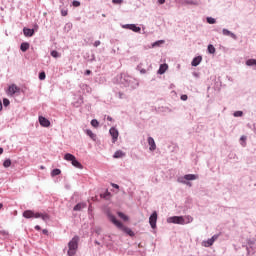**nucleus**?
Segmentation results:
<instances>
[{
    "label": "nucleus",
    "instance_id": "40",
    "mask_svg": "<svg viewBox=\"0 0 256 256\" xmlns=\"http://www.w3.org/2000/svg\"><path fill=\"white\" fill-rule=\"evenodd\" d=\"M35 229H36V231H41V226L36 225V226H35Z\"/></svg>",
    "mask_w": 256,
    "mask_h": 256
},
{
    "label": "nucleus",
    "instance_id": "25",
    "mask_svg": "<svg viewBox=\"0 0 256 256\" xmlns=\"http://www.w3.org/2000/svg\"><path fill=\"white\" fill-rule=\"evenodd\" d=\"M207 23H209L210 25H215V23H217V21L213 17H208Z\"/></svg>",
    "mask_w": 256,
    "mask_h": 256
},
{
    "label": "nucleus",
    "instance_id": "2",
    "mask_svg": "<svg viewBox=\"0 0 256 256\" xmlns=\"http://www.w3.org/2000/svg\"><path fill=\"white\" fill-rule=\"evenodd\" d=\"M23 217L25 219H39L42 218V221H49V215L48 214H43L39 212H33L32 210H26L23 212Z\"/></svg>",
    "mask_w": 256,
    "mask_h": 256
},
{
    "label": "nucleus",
    "instance_id": "21",
    "mask_svg": "<svg viewBox=\"0 0 256 256\" xmlns=\"http://www.w3.org/2000/svg\"><path fill=\"white\" fill-rule=\"evenodd\" d=\"M118 217L123 219V221H129V216L125 215L123 212H118Z\"/></svg>",
    "mask_w": 256,
    "mask_h": 256
},
{
    "label": "nucleus",
    "instance_id": "31",
    "mask_svg": "<svg viewBox=\"0 0 256 256\" xmlns=\"http://www.w3.org/2000/svg\"><path fill=\"white\" fill-rule=\"evenodd\" d=\"M45 77H46L45 72H41V73L39 74V79H40V81H45Z\"/></svg>",
    "mask_w": 256,
    "mask_h": 256
},
{
    "label": "nucleus",
    "instance_id": "23",
    "mask_svg": "<svg viewBox=\"0 0 256 256\" xmlns=\"http://www.w3.org/2000/svg\"><path fill=\"white\" fill-rule=\"evenodd\" d=\"M86 134L89 135L90 139H93V141H95L97 136L93 133V131L86 130Z\"/></svg>",
    "mask_w": 256,
    "mask_h": 256
},
{
    "label": "nucleus",
    "instance_id": "3",
    "mask_svg": "<svg viewBox=\"0 0 256 256\" xmlns=\"http://www.w3.org/2000/svg\"><path fill=\"white\" fill-rule=\"evenodd\" d=\"M68 247H69L68 255L74 256L79 247V236H74L72 240L68 243Z\"/></svg>",
    "mask_w": 256,
    "mask_h": 256
},
{
    "label": "nucleus",
    "instance_id": "11",
    "mask_svg": "<svg viewBox=\"0 0 256 256\" xmlns=\"http://www.w3.org/2000/svg\"><path fill=\"white\" fill-rule=\"evenodd\" d=\"M148 144L150 145V151H155L157 149V145L155 144V139H153V137L148 138Z\"/></svg>",
    "mask_w": 256,
    "mask_h": 256
},
{
    "label": "nucleus",
    "instance_id": "20",
    "mask_svg": "<svg viewBox=\"0 0 256 256\" xmlns=\"http://www.w3.org/2000/svg\"><path fill=\"white\" fill-rule=\"evenodd\" d=\"M183 219H184V225H187V224L193 222V217H191V216H185V217H183Z\"/></svg>",
    "mask_w": 256,
    "mask_h": 256
},
{
    "label": "nucleus",
    "instance_id": "50",
    "mask_svg": "<svg viewBox=\"0 0 256 256\" xmlns=\"http://www.w3.org/2000/svg\"><path fill=\"white\" fill-rule=\"evenodd\" d=\"M3 209V203H0V210Z\"/></svg>",
    "mask_w": 256,
    "mask_h": 256
},
{
    "label": "nucleus",
    "instance_id": "37",
    "mask_svg": "<svg viewBox=\"0 0 256 256\" xmlns=\"http://www.w3.org/2000/svg\"><path fill=\"white\" fill-rule=\"evenodd\" d=\"M101 45V41L97 40L94 42V47H99Z\"/></svg>",
    "mask_w": 256,
    "mask_h": 256
},
{
    "label": "nucleus",
    "instance_id": "4",
    "mask_svg": "<svg viewBox=\"0 0 256 256\" xmlns=\"http://www.w3.org/2000/svg\"><path fill=\"white\" fill-rule=\"evenodd\" d=\"M64 159L65 161H71L73 167H76V169H83V164L77 161V158L73 154L71 153L65 154Z\"/></svg>",
    "mask_w": 256,
    "mask_h": 256
},
{
    "label": "nucleus",
    "instance_id": "22",
    "mask_svg": "<svg viewBox=\"0 0 256 256\" xmlns=\"http://www.w3.org/2000/svg\"><path fill=\"white\" fill-rule=\"evenodd\" d=\"M57 175H61V170L56 168L52 170L51 177H57Z\"/></svg>",
    "mask_w": 256,
    "mask_h": 256
},
{
    "label": "nucleus",
    "instance_id": "1",
    "mask_svg": "<svg viewBox=\"0 0 256 256\" xmlns=\"http://www.w3.org/2000/svg\"><path fill=\"white\" fill-rule=\"evenodd\" d=\"M108 217H109L111 223H113V225H115L118 229H120V231H123L130 237L135 236V233L133 231H131V229L129 227L123 225V223H121V221L117 220V218L114 215L110 214Z\"/></svg>",
    "mask_w": 256,
    "mask_h": 256
},
{
    "label": "nucleus",
    "instance_id": "10",
    "mask_svg": "<svg viewBox=\"0 0 256 256\" xmlns=\"http://www.w3.org/2000/svg\"><path fill=\"white\" fill-rule=\"evenodd\" d=\"M39 123L42 127H49L51 125V122L47 120V118L40 116L39 117Z\"/></svg>",
    "mask_w": 256,
    "mask_h": 256
},
{
    "label": "nucleus",
    "instance_id": "7",
    "mask_svg": "<svg viewBox=\"0 0 256 256\" xmlns=\"http://www.w3.org/2000/svg\"><path fill=\"white\" fill-rule=\"evenodd\" d=\"M149 224L152 229H155L157 227V212L154 211L152 215L149 217Z\"/></svg>",
    "mask_w": 256,
    "mask_h": 256
},
{
    "label": "nucleus",
    "instance_id": "8",
    "mask_svg": "<svg viewBox=\"0 0 256 256\" xmlns=\"http://www.w3.org/2000/svg\"><path fill=\"white\" fill-rule=\"evenodd\" d=\"M109 133L112 137V143H116L117 139H119V131L115 128H110Z\"/></svg>",
    "mask_w": 256,
    "mask_h": 256
},
{
    "label": "nucleus",
    "instance_id": "47",
    "mask_svg": "<svg viewBox=\"0 0 256 256\" xmlns=\"http://www.w3.org/2000/svg\"><path fill=\"white\" fill-rule=\"evenodd\" d=\"M107 120H108V121H113V118H111V116H108V117H107Z\"/></svg>",
    "mask_w": 256,
    "mask_h": 256
},
{
    "label": "nucleus",
    "instance_id": "36",
    "mask_svg": "<svg viewBox=\"0 0 256 256\" xmlns=\"http://www.w3.org/2000/svg\"><path fill=\"white\" fill-rule=\"evenodd\" d=\"M62 17H67L68 11L67 10H61Z\"/></svg>",
    "mask_w": 256,
    "mask_h": 256
},
{
    "label": "nucleus",
    "instance_id": "41",
    "mask_svg": "<svg viewBox=\"0 0 256 256\" xmlns=\"http://www.w3.org/2000/svg\"><path fill=\"white\" fill-rule=\"evenodd\" d=\"M42 233H43L44 235H47V234L49 233V231H47V229H44V230H42Z\"/></svg>",
    "mask_w": 256,
    "mask_h": 256
},
{
    "label": "nucleus",
    "instance_id": "51",
    "mask_svg": "<svg viewBox=\"0 0 256 256\" xmlns=\"http://www.w3.org/2000/svg\"><path fill=\"white\" fill-rule=\"evenodd\" d=\"M188 3H190V5H195V3H193V2H188Z\"/></svg>",
    "mask_w": 256,
    "mask_h": 256
},
{
    "label": "nucleus",
    "instance_id": "43",
    "mask_svg": "<svg viewBox=\"0 0 256 256\" xmlns=\"http://www.w3.org/2000/svg\"><path fill=\"white\" fill-rule=\"evenodd\" d=\"M112 187H114V189H119V185L117 184H112Z\"/></svg>",
    "mask_w": 256,
    "mask_h": 256
},
{
    "label": "nucleus",
    "instance_id": "34",
    "mask_svg": "<svg viewBox=\"0 0 256 256\" xmlns=\"http://www.w3.org/2000/svg\"><path fill=\"white\" fill-rule=\"evenodd\" d=\"M213 240L212 239H209L206 244H205V247H211V245H213Z\"/></svg>",
    "mask_w": 256,
    "mask_h": 256
},
{
    "label": "nucleus",
    "instance_id": "15",
    "mask_svg": "<svg viewBox=\"0 0 256 256\" xmlns=\"http://www.w3.org/2000/svg\"><path fill=\"white\" fill-rule=\"evenodd\" d=\"M222 33H223V35L232 37V39H237V35H235L234 33H232L231 31H229L227 29H223Z\"/></svg>",
    "mask_w": 256,
    "mask_h": 256
},
{
    "label": "nucleus",
    "instance_id": "13",
    "mask_svg": "<svg viewBox=\"0 0 256 256\" xmlns=\"http://www.w3.org/2000/svg\"><path fill=\"white\" fill-rule=\"evenodd\" d=\"M87 207V203H78L76 206H74L73 211H82V209H85Z\"/></svg>",
    "mask_w": 256,
    "mask_h": 256
},
{
    "label": "nucleus",
    "instance_id": "33",
    "mask_svg": "<svg viewBox=\"0 0 256 256\" xmlns=\"http://www.w3.org/2000/svg\"><path fill=\"white\" fill-rule=\"evenodd\" d=\"M234 117H243V112L242 111H236L234 113Z\"/></svg>",
    "mask_w": 256,
    "mask_h": 256
},
{
    "label": "nucleus",
    "instance_id": "17",
    "mask_svg": "<svg viewBox=\"0 0 256 256\" xmlns=\"http://www.w3.org/2000/svg\"><path fill=\"white\" fill-rule=\"evenodd\" d=\"M114 159H122V157H125V152L118 150L113 155Z\"/></svg>",
    "mask_w": 256,
    "mask_h": 256
},
{
    "label": "nucleus",
    "instance_id": "44",
    "mask_svg": "<svg viewBox=\"0 0 256 256\" xmlns=\"http://www.w3.org/2000/svg\"><path fill=\"white\" fill-rule=\"evenodd\" d=\"M86 75H91V70H86Z\"/></svg>",
    "mask_w": 256,
    "mask_h": 256
},
{
    "label": "nucleus",
    "instance_id": "35",
    "mask_svg": "<svg viewBox=\"0 0 256 256\" xmlns=\"http://www.w3.org/2000/svg\"><path fill=\"white\" fill-rule=\"evenodd\" d=\"M112 3L114 5H121V3H123V0H112Z\"/></svg>",
    "mask_w": 256,
    "mask_h": 256
},
{
    "label": "nucleus",
    "instance_id": "49",
    "mask_svg": "<svg viewBox=\"0 0 256 256\" xmlns=\"http://www.w3.org/2000/svg\"><path fill=\"white\" fill-rule=\"evenodd\" d=\"M159 43H162L161 41L155 42L154 45H159Z\"/></svg>",
    "mask_w": 256,
    "mask_h": 256
},
{
    "label": "nucleus",
    "instance_id": "48",
    "mask_svg": "<svg viewBox=\"0 0 256 256\" xmlns=\"http://www.w3.org/2000/svg\"><path fill=\"white\" fill-rule=\"evenodd\" d=\"M0 155H3V148H0Z\"/></svg>",
    "mask_w": 256,
    "mask_h": 256
},
{
    "label": "nucleus",
    "instance_id": "24",
    "mask_svg": "<svg viewBox=\"0 0 256 256\" xmlns=\"http://www.w3.org/2000/svg\"><path fill=\"white\" fill-rule=\"evenodd\" d=\"M208 52L213 55L215 54V46H213L212 44L208 45Z\"/></svg>",
    "mask_w": 256,
    "mask_h": 256
},
{
    "label": "nucleus",
    "instance_id": "30",
    "mask_svg": "<svg viewBox=\"0 0 256 256\" xmlns=\"http://www.w3.org/2000/svg\"><path fill=\"white\" fill-rule=\"evenodd\" d=\"M0 235H3V237H9V232L5 230H0Z\"/></svg>",
    "mask_w": 256,
    "mask_h": 256
},
{
    "label": "nucleus",
    "instance_id": "27",
    "mask_svg": "<svg viewBox=\"0 0 256 256\" xmlns=\"http://www.w3.org/2000/svg\"><path fill=\"white\" fill-rule=\"evenodd\" d=\"M91 125H92V127L97 128V127H99V121H97L96 119H93V120L91 121Z\"/></svg>",
    "mask_w": 256,
    "mask_h": 256
},
{
    "label": "nucleus",
    "instance_id": "52",
    "mask_svg": "<svg viewBox=\"0 0 256 256\" xmlns=\"http://www.w3.org/2000/svg\"><path fill=\"white\" fill-rule=\"evenodd\" d=\"M40 169H45V167H44V166H41Z\"/></svg>",
    "mask_w": 256,
    "mask_h": 256
},
{
    "label": "nucleus",
    "instance_id": "12",
    "mask_svg": "<svg viewBox=\"0 0 256 256\" xmlns=\"http://www.w3.org/2000/svg\"><path fill=\"white\" fill-rule=\"evenodd\" d=\"M23 33H24L25 37H33L35 30L29 29V28H24Z\"/></svg>",
    "mask_w": 256,
    "mask_h": 256
},
{
    "label": "nucleus",
    "instance_id": "39",
    "mask_svg": "<svg viewBox=\"0 0 256 256\" xmlns=\"http://www.w3.org/2000/svg\"><path fill=\"white\" fill-rule=\"evenodd\" d=\"M181 99H182V101H187L188 97H187V95L184 94L181 96Z\"/></svg>",
    "mask_w": 256,
    "mask_h": 256
},
{
    "label": "nucleus",
    "instance_id": "6",
    "mask_svg": "<svg viewBox=\"0 0 256 256\" xmlns=\"http://www.w3.org/2000/svg\"><path fill=\"white\" fill-rule=\"evenodd\" d=\"M7 95L9 97H13V95H15V93H21V88H19L17 85L15 84H11L8 87V90L6 91Z\"/></svg>",
    "mask_w": 256,
    "mask_h": 256
},
{
    "label": "nucleus",
    "instance_id": "29",
    "mask_svg": "<svg viewBox=\"0 0 256 256\" xmlns=\"http://www.w3.org/2000/svg\"><path fill=\"white\" fill-rule=\"evenodd\" d=\"M72 5H73V7H81V2H79V1H77V0H74V1L72 2Z\"/></svg>",
    "mask_w": 256,
    "mask_h": 256
},
{
    "label": "nucleus",
    "instance_id": "45",
    "mask_svg": "<svg viewBox=\"0 0 256 256\" xmlns=\"http://www.w3.org/2000/svg\"><path fill=\"white\" fill-rule=\"evenodd\" d=\"M240 139H241V141H245L247 139V137L242 136Z\"/></svg>",
    "mask_w": 256,
    "mask_h": 256
},
{
    "label": "nucleus",
    "instance_id": "14",
    "mask_svg": "<svg viewBox=\"0 0 256 256\" xmlns=\"http://www.w3.org/2000/svg\"><path fill=\"white\" fill-rule=\"evenodd\" d=\"M201 61H203V57L201 56L195 57L191 63L192 67H197V65H199Z\"/></svg>",
    "mask_w": 256,
    "mask_h": 256
},
{
    "label": "nucleus",
    "instance_id": "42",
    "mask_svg": "<svg viewBox=\"0 0 256 256\" xmlns=\"http://www.w3.org/2000/svg\"><path fill=\"white\" fill-rule=\"evenodd\" d=\"M158 3H159L160 5H163V4L165 3V0H158Z\"/></svg>",
    "mask_w": 256,
    "mask_h": 256
},
{
    "label": "nucleus",
    "instance_id": "46",
    "mask_svg": "<svg viewBox=\"0 0 256 256\" xmlns=\"http://www.w3.org/2000/svg\"><path fill=\"white\" fill-rule=\"evenodd\" d=\"M3 109V103L0 101V111Z\"/></svg>",
    "mask_w": 256,
    "mask_h": 256
},
{
    "label": "nucleus",
    "instance_id": "19",
    "mask_svg": "<svg viewBox=\"0 0 256 256\" xmlns=\"http://www.w3.org/2000/svg\"><path fill=\"white\" fill-rule=\"evenodd\" d=\"M20 49H21V51H23V53H25V51H27L29 49V43H27V42L22 43L20 46Z\"/></svg>",
    "mask_w": 256,
    "mask_h": 256
},
{
    "label": "nucleus",
    "instance_id": "5",
    "mask_svg": "<svg viewBox=\"0 0 256 256\" xmlns=\"http://www.w3.org/2000/svg\"><path fill=\"white\" fill-rule=\"evenodd\" d=\"M168 223H174L176 225H185V219L183 216H173L167 219Z\"/></svg>",
    "mask_w": 256,
    "mask_h": 256
},
{
    "label": "nucleus",
    "instance_id": "32",
    "mask_svg": "<svg viewBox=\"0 0 256 256\" xmlns=\"http://www.w3.org/2000/svg\"><path fill=\"white\" fill-rule=\"evenodd\" d=\"M51 55H52L55 59H57V57H59V52H57L56 50H53V51L51 52Z\"/></svg>",
    "mask_w": 256,
    "mask_h": 256
},
{
    "label": "nucleus",
    "instance_id": "9",
    "mask_svg": "<svg viewBox=\"0 0 256 256\" xmlns=\"http://www.w3.org/2000/svg\"><path fill=\"white\" fill-rule=\"evenodd\" d=\"M124 29H130V31H134V33H139L141 32V27L135 25V24H127L123 26Z\"/></svg>",
    "mask_w": 256,
    "mask_h": 256
},
{
    "label": "nucleus",
    "instance_id": "16",
    "mask_svg": "<svg viewBox=\"0 0 256 256\" xmlns=\"http://www.w3.org/2000/svg\"><path fill=\"white\" fill-rule=\"evenodd\" d=\"M167 69H169V65L161 64L160 68L158 70L159 75H163V73H165V71H167Z\"/></svg>",
    "mask_w": 256,
    "mask_h": 256
},
{
    "label": "nucleus",
    "instance_id": "28",
    "mask_svg": "<svg viewBox=\"0 0 256 256\" xmlns=\"http://www.w3.org/2000/svg\"><path fill=\"white\" fill-rule=\"evenodd\" d=\"M10 101H9V99H7V98H4L3 99V105H4V107H9V105H10Z\"/></svg>",
    "mask_w": 256,
    "mask_h": 256
},
{
    "label": "nucleus",
    "instance_id": "38",
    "mask_svg": "<svg viewBox=\"0 0 256 256\" xmlns=\"http://www.w3.org/2000/svg\"><path fill=\"white\" fill-rule=\"evenodd\" d=\"M218 237H219V236L214 235V236H212V238H210V239L215 243V241H217Z\"/></svg>",
    "mask_w": 256,
    "mask_h": 256
},
{
    "label": "nucleus",
    "instance_id": "18",
    "mask_svg": "<svg viewBox=\"0 0 256 256\" xmlns=\"http://www.w3.org/2000/svg\"><path fill=\"white\" fill-rule=\"evenodd\" d=\"M184 179H186V181H195V179H197V175L187 174V175L184 176Z\"/></svg>",
    "mask_w": 256,
    "mask_h": 256
},
{
    "label": "nucleus",
    "instance_id": "26",
    "mask_svg": "<svg viewBox=\"0 0 256 256\" xmlns=\"http://www.w3.org/2000/svg\"><path fill=\"white\" fill-rule=\"evenodd\" d=\"M3 167H11V159H7L3 162Z\"/></svg>",
    "mask_w": 256,
    "mask_h": 256
}]
</instances>
